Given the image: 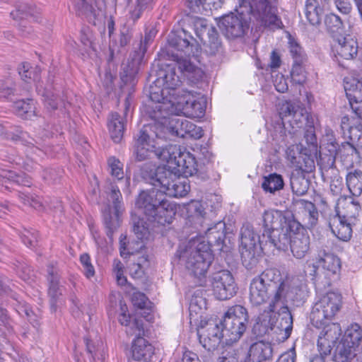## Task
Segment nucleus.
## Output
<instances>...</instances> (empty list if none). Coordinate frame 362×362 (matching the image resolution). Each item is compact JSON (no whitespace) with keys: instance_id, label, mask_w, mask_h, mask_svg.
<instances>
[{"instance_id":"5","label":"nucleus","mask_w":362,"mask_h":362,"mask_svg":"<svg viewBox=\"0 0 362 362\" xmlns=\"http://www.w3.org/2000/svg\"><path fill=\"white\" fill-rule=\"evenodd\" d=\"M262 243L274 247L276 240L288 231L300 228V224L291 211L282 212L279 210H267L262 216Z\"/></svg>"},{"instance_id":"42","label":"nucleus","mask_w":362,"mask_h":362,"mask_svg":"<svg viewBox=\"0 0 362 362\" xmlns=\"http://www.w3.org/2000/svg\"><path fill=\"white\" fill-rule=\"evenodd\" d=\"M305 173L293 170L290 177V185L293 194L298 196L305 194L310 186V180L305 177Z\"/></svg>"},{"instance_id":"55","label":"nucleus","mask_w":362,"mask_h":362,"mask_svg":"<svg viewBox=\"0 0 362 362\" xmlns=\"http://www.w3.org/2000/svg\"><path fill=\"white\" fill-rule=\"evenodd\" d=\"M288 51L293 62H306L308 57L304 49L291 36L288 40Z\"/></svg>"},{"instance_id":"16","label":"nucleus","mask_w":362,"mask_h":362,"mask_svg":"<svg viewBox=\"0 0 362 362\" xmlns=\"http://www.w3.org/2000/svg\"><path fill=\"white\" fill-rule=\"evenodd\" d=\"M209 281L214 296L220 300L230 299L237 293V284L233 274L228 269H219L213 272L209 277Z\"/></svg>"},{"instance_id":"56","label":"nucleus","mask_w":362,"mask_h":362,"mask_svg":"<svg viewBox=\"0 0 362 362\" xmlns=\"http://www.w3.org/2000/svg\"><path fill=\"white\" fill-rule=\"evenodd\" d=\"M154 0H136L134 9L129 11V18L136 23L146 11H151L153 8Z\"/></svg>"},{"instance_id":"54","label":"nucleus","mask_w":362,"mask_h":362,"mask_svg":"<svg viewBox=\"0 0 362 362\" xmlns=\"http://www.w3.org/2000/svg\"><path fill=\"white\" fill-rule=\"evenodd\" d=\"M330 334L329 330L322 331L318 337L317 346L320 355L327 357L331 354L332 346L331 344L334 342V338L329 339Z\"/></svg>"},{"instance_id":"7","label":"nucleus","mask_w":362,"mask_h":362,"mask_svg":"<svg viewBox=\"0 0 362 362\" xmlns=\"http://www.w3.org/2000/svg\"><path fill=\"white\" fill-rule=\"evenodd\" d=\"M147 80L151 84L144 91L150 102L144 106V115L153 122L163 124L168 117L172 115V105L169 100H174L175 97L167 93L168 90L163 83H157L156 77L151 79L150 72Z\"/></svg>"},{"instance_id":"59","label":"nucleus","mask_w":362,"mask_h":362,"mask_svg":"<svg viewBox=\"0 0 362 362\" xmlns=\"http://www.w3.org/2000/svg\"><path fill=\"white\" fill-rule=\"evenodd\" d=\"M63 174V169L61 168H49L43 170L42 178L49 185L58 183Z\"/></svg>"},{"instance_id":"32","label":"nucleus","mask_w":362,"mask_h":362,"mask_svg":"<svg viewBox=\"0 0 362 362\" xmlns=\"http://www.w3.org/2000/svg\"><path fill=\"white\" fill-rule=\"evenodd\" d=\"M273 346L269 342L257 341L250 344L245 362H264L272 361Z\"/></svg>"},{"instance_id":"22","label":"nucleus","mask_w":362,"mask_h":362,"mask_svg":"<svg viewBox=\"0 0 362 362\" xmlns=\"http://www.w3.org/2000/svg\"><path fill=\"white\" fill-rule=\"evenodd\" d=\"M361 339L362 329L361 326L357 323L351 325L346 329L335 356H341L342 358L351 361L356 356V349L358 346Z\"/></svg>"},{"instance_id":"47","label":"nucleus","mask_w":362,"mask_h":362,"mask_svg":"<svg viewBox=\"0 0 362 362\" xmlns=\"http://www.w3.org/2000/svg\"><path fill=\"white\" fill-rule=\"evenodd\" d=\"M261 186L265 192L274 194L284 188V180L281 175L273 173L263 177Z\"/></svg>"},{"instance_id":"8","label":"nucleus","mask_w":362,"mask_h":362,"mask_svg":"<svg viewBox=\"0 0 362 362\" xmlns=\"http://www.w3.org/2000/svg\"><path fill=\"white\" fill-rule=\"evenodd\" d=\"M262 234H257L253 226L249 223H244L240 228V252L243 264L247 269H252L256 265L260 251H274V248L269 247V245L262 243Z\"/></svg>"},{"instance_id":"38","label":"nucleus","mask_w":362,"mask_h":362,"mask_svg":"<svg viewBox=\"0 0 362 362\" xmlns=\"http://www.w3.org/2000/svg\"><path fill=\"white\" fill-rule=\"evenodd\" d=\"M361 211V206L359 202L354 198L345 199L341 202L337 204L335 207V214H338L340 217L348 219L356 223V218Z\"/></svg>"},{"instance_id":"13","label":"nucleus","mask_w":362,"mask_h":362,"mask_svg":"<svg viewBox=\"0 0 362 362\" xmlns=\"http://www.w3.org/2000/svg\"><path fill=\"white\" fill-rule=\"evenodd\" d=\"M169 101L172 105V114L183 115L191 118H202L205 115L206 101L202 98H196L190 91L182 89L180 95Z\"/></svg>"},{"instance_id":"30","label":"nucleus","mask_w":362,"mask_h":362,"mask_svg":"<svg viewBox=\"0 0 362 362\" xmlns=\"http://www.w3.org/2000/svg\"><path fill=\"white\" fill-rule=\"evenodd\" d=\"M47 272L50 307L52 311H55L57 302L62 295V286L60 285V274L58 268L53 264H49L47 266Z\"/></svg>"},{"instance_id":"33","label":"nucleus","mask_w":362,"mask_h":362,"mask_svg":"<svg viewBox=\"0 0 362 362\" xmlns=\"http://www.w3.org/2000/svg\"><path fill=\"white\" fill-rule=\"evenodd\" d=\"M31 178L25 173L0 169V190L10 189L13 185L30 187Z\"/></svg>"},{"instance_id":"57","label":"nucleus","mask_w":362,"mask_h":362,"mask_svg":"<svg viewBox=\"0 0 362 362\" xmlns=\"http://www.w3.org/2000/svg\"><path fill=\"white\" fill-rule=\"evenodd\" d=\"M311 119H313L311 115H310L305 109L298 107L288 122L293 127L296 126L297 128H301L303 125H305V127L308 126L310 122H311Z\"/></svg>"},{"instance_id":"39","label":"nucleus","mask_w":362,"mask_h":362,"mask_svg":"<svg viewBox=\"0 0 362 362\" xmlns=\"http://www.w3.org/2000/svg\"><path fill=\"white\" fill-rule=\"evenodd\" d=\"M118 320L122 325L127 327L126 332L128 335H144V320L141 318L132 320L129 313H120Z\"/></svg>"},{"instance_id":"12","label":"nucleus","mask_w":362,"mask_h":362,"mask_svg":"<svg viewBox=\"0 0 362 362\" xmlns=\"http://www.w3.org/2000/svg\"><path fill=\"white\" fill-rule=\"evenodd\" d=\"M274 243V250L286 251L290 247L291 251L296 259H303L310 251V239L306 230L302 226L293 231H288L278 238Z\"/></svg>"},{"instance_id":"29","label":"nucleus","mask_w":362,"mask_h":362,"mask_svg":"<svg viewBox=\"0 0 362 362\" xmlns=\"http://www.w3.org/2000/svg\"><path fill=\"white\" fill-rule=\"evenodd\" d=\"M317 259L325 270V277L337 274L341 269V262L337 256L332 253L329 247L322 245L317 247Z\"/></svg>"},{"instance_id":"36","label":"nucleus","mask_w":362,"mask_h":362,"mask_svg":"<svg viewBox=\"0 0 362 362\" xmlns=\"http://www.w3.org/2000/svg\"><path fill=\"white\" fill-rule=\"evenodd\" d=\"M358 49L357 40L351 37L339 38L333 45L335 56L346 60L353 59L358 54Z\"/></svg>"},{"instance_id":"31","label":"nucleus","mask_w":362,"mask_h":362,"mask_svg":"<svg viewBox=\"0 0 362 362\" xmlns=\"http://www.w3.org/2000/svg\"><path fill=\"white\" fill-rule=\"evenodd\" d=\"M356 223L340 217L338 214H331L329 217V227L332 233L342 241H348L352 237V226Z\"/></svg>"},{"instance_id":"37","label":"nucleus","mask_w":362,"mask_h":362,"mask_svg":"<svg viewBox=\"0 0 362 362\" xmlns=\"http://www.w3.org/2000/svg\"><path fill=\"white\" fill-rule=\"evenodd\" d=\"M76 15L87 21L89 23L95 24L99 12L93 5L92 0H71Z\"/></svg>"},{"instance_id":"44","label":"nucleus","mask_w":362,"mask_h":362,"mask_svg":"<svg viewBox=\"0 0 362 362\" xmlns=\"http://www.w3.org/2000/svg\"><path fill=\"white\" fill-rule=\"evenodd\" d=\"M204 47L205 52L209 55L216 54L221 47V42L216 29L211 26L208 29L206 37L200 40Z\"/></svg>"},{"instance_id":"63","label":"nucleus","mask_w":362,"mask_h":362,"mask_svg":"<svg viewBox=\"0 0 362 362\" xmlns=\"http://www.w3.org/2000/svg\"><path fill=\"white\" fill-rule=\"evenodd\" d=\"M12 267L16 274L23 281H27L30 279L31 270L25 262L16 259L12 262Z\"/></svg>"},{"instance_id":"35","label":"nucleus","mask_w":362,"mask_h":362,"mask_svg":"<svg viewBox=\"0 0 362 362\" xmlns=\"http://www.w3.org/2000/svg\"><path fill=\"white\" fill-rule=\"evenodd\" d=\"M275 293V291L269 290L266 286H263L255 279H252L250 283V300L254 305L257 306L265 303L269 304L271 301H273Z\"/></svg>"},{"instance_id":"20","label":"nucleus","mask_w":362,"mask_h":362,"mask_svg":"<svg viewBox=\"0 0 362 362\" xmlns=\"http://www.w3.org/2000/svg\"><path fill=\"white\" fill-rule=\"evenodd\" d=\"M253 279L263 286H266L269 290L275 291L276 293L273 297V301L270 302L269 307L268 308V310L270 312L275 311L281 301L284 287L286 285L284 284L285 281H281L279 271L276 269H267Z\"/></svg>"},{"instance_id":"1","label":"nucleus","mask_w":362,"mask_h":362,"mask_svg":"<svg viewBox=\"0 0 362 362\" xmlns=\"http://www.w3.org/2000/svg\"><path fill=\"white\" fill-rule=\"evenodd\" d=\"M195 38L185 29L172 30L168 36L165 47L158 53L159 61L150 69V78L156 77L157 83H163L167 93L174 98L182 93L180 89L182 81L180 73L190 85H197L204 78V72L185 57L194 54Z\"/></svg>"},{"instance_id":"34","label":"nucleus","mask_w":362,"mask_h":362,"mask_svg":"<svg viewBox=\"0 0 362 362\" xmlns=\"http://www.w3.org/2000/svg\"><path fill=\"white\" fill-rule=\"evenodd\" d=\"M135 339L132 341V353L135 361L150 362L154 354V348L144 335H134Z\"/></svg>"},{"instance_id":"43","label":"nucleus","mask_w":362,"mask_h":362,"mask_svg":"<svg viewBox=\"0 0 362 362\" xmlns=\"http://www.w3.org/2000/svg\"><path fill=\"white\" fill-rule=\"evenodd\" d=\"M274 322L273 313L259 316L252 327V332L259 337L269 334L271 332H274Z\"/></svg>"},{"instance_id":"40","label":"nucleus","mask_w":362,"mask_h":362,"mask_svg":"<svg viewBox=\"0 0 362 362\" xmlns=\"http://www.w3.org/2000/svg\"><path fill=\"white\" fill-rule=\"evenodd\" d=\"M324 8L320 6L317 0H306L305 4V15L311 25L318 26L321 23Z\"/></svg>"},{"instance_id":"64","label":"nucleus","mask_w":362,"mask_h":362,"mask_svg":"<svg viewBox=\"0 0 362 362\" xmlns=\"http://www.w3.org/2000/svg\"><path fill=\"white\" fill-rule=\"evenodd\" d=\"M80 263L82 266L83 273L87 279L95 276V271L91 263V259L88 253H83L80 255Z\"/></svg>"},{"instance_id":"41","label":"nucleus","mask_w":362,"mask_h":362,"mask_svg":"<svg viewBox=\"0 0 362 362\" xmlns=\"http://www.w3.org/2000/svg\"><path fill=\"white\" fill-rule=\"evenodd\" d=\"M107 126L111 139L115 143H119L124 131L123 118L117 112H112L110 115Z\"/></svg>"},{"instance_id":"9","label":"nucleus","mask_w":362,"mask_h":362,"mask_svg":"<svg viewBox=\"0 0 362 362\" xmlns=\"http://www.w3.org/2000/svg\"><path fill=\"white\" fill-rule=\"evenodd\" d=\"M248 322L249 315L244 306L235 305L229 308L220 320L225 344L231 346L238 341L245 332Z\"/></svg>"},{"instance_id":"18","label":"nucleus","mask_w":362,"mask_h":362,"mask_svg":"<svg viewBox=\"0 0 362 362\" xmlns=\"http://www.w3.org/2000/svg\"><path fill=\"white\" fill-rule=\"evenodd\" d=\"M339 146L332 133L327 134L321 141L317 165L322 177L329 170H335L336 156L339 153Z\"/></svg>"},{"instance_id":"26","label":"nucleus","mask_w":362,"mask_h":362,"mask_svg":"<svg viewBox=\"0 0 362 362\" xmlns=\"http://www.w3.org/2000/svg\"><path fill=\"white\" fill-rule=\"evenodd\" d=\"M344 90L353 112L362 119V78H346Z\"/></svg>"},{"instance_id":"46","label":"nucleus","mask_w":362,"mask_h":362,"mask_svg":"<svg viewBox=\"0 0 362 362\" xmlns=\"http://www.w3.org/2000/svg\"><path fill=\"white\" fill-rule=\"evenodd\" d=\"M358 147L349 141L341 143L339 146V155L342 161L347 165L353 166L359 158Z\"/></svg>"},{"instance_id":"61","label":"nucleus","mask_w":362,"mask_h":362,"mask_svg":"<svg viewBox=\"0 0 362 362\" xmlns=\"http://www.w3.org/2000/svg\"><path fill=\"white\" fill-rule=\"evenodd\" d=\"M107 165L112 176L121 180L124 178L123 164L115 156L110 157L107 159Z\"/></svg>"},{"instance_id":"10","label":"nucleus","mask_w":362,"mask_h":362,"mask_svg":"<svg viewBox=\"0 0 362 362\" xmlns=\"http://www.w3.org/2000/svg\"><path fill=\"white\" fill-rule=\"evenodd\" d=\"M158 159L165 162L169 168L186 177L197 172V163L194 156L180 146L169 144L158 153Z\"/></svg>"},{"instance_id":"27","label":"nucleus","mask_w":362,"mask_h":362,"mask_svg":"<svg viewBox=\"0 0 362 362\" xmlns=\"http://www.w3.org/2000/svg\"><path fill=\"white\" fill-rule=\"evenodd\" d=\"M198 336L199 342L209 351L216 349L221 339H225L220 322L218 324L207 322L206 329L202 327L201 332L198 330Z\"/></svg>"},{"instance_id":"62","label":"nucleus","mask_w":362,"mask_h":362,"mask_svg":"<svg viewBox=\"0 0 362 362\" xmlns=\"http://www.w3.org/2000/svg\"><path fill=\"white\" fill-rule=\"evenodd\" d=\"M344 137L349 139V142L353 143L356 146L362 147V125L358 124L352 127L345 133Z\"/></svg>"},{"instance_id":"4","label":"nucleus","mask_w":362,"mask_h":362,"mask_svg":"<svg viewBox=\"0 0 362 362\" xmlns=\"http://www.w3.org/2000/svg\"><path fill=\"white\" fill-rule=\"evenodd\" d=\"M228 230L225 222L218 221L205 231L207 243L204 240L190 242L184 251H177L180 260L185 262L186 268L197 279L199 286L205 283L206 274L213 260L211 248L220 252H228L226 236L229 233Z\"/></svg>"},{"instance_id":"60","label":"nucleus","mask_w":362,"mask_h":362,"mask_svg":"<svg viewBox=\"0 0 362 362\" xmlns=\"http://www.w3.org/2000/svg\"><path fill=\"white\" fill-rule=\"evenodd\" d=\"M18 235L22 243L29 248H34L37 245L38 233L35 230H26L20 232Z\"/></svg>"},{"instance_id":"17","label":"nucleus","mask_w":362,"mask_h":362,"mask_svg":"<svg viewBox=\"0 0 362 362\" xmlns=\"http://www.w3.org/2000/svg\"><path fill=\"white\" fill-rule=\"evenodd\" d=\"M10 15L17 22L16 26L20 34L23 37L30 36L33 31L28 23V18L37 23H40L42 21L41 8L30 1L21 3L15 11L11 12Z\"/></svg>"},{"instance_id":"45","label":"nucleus","mask_w":362,"mask_h":362,"mask_svg":"<svg viewBox=\"0 0 362 362\" xmlns=\"http://www.w3.org/2000/svg\"><path fill=\"white\" fill-rule=\"evenodd\" d=\"M223 0H185V5L189 11L202 13L204 11L217 8Z\"/></svg>"},{"instance_id":"19","label":"nucleus","mask_w":362,"mask_h":362,"mask_svg":"<svg viewBox=\"0 0 362 362\" xmlns=\"http://www.w3.org/2000/svg\"><path fill=\"white\" fill-rule=\"evenodd\" d=\"M149 124H144L139 132L134 136V145L133 147V157L136 161L141 162L154 155L158 158V153L163 148H156L153 139H151L148 133Z\"/></svg>"},{"instance_id":"14","label":"nucleus","mask_w":362,"mask_h":362,"mask_svg":"<svg viewBox=\"0 0 362 362\" xmlns=\"http://www.w3.org/2000/svg\"><path fill=\"white\" fill-rule=\"evenodd\" d=\"M108 196L112 203L114 216L112 214L111 206L107 204L103 210V217L106 228V235L110 240L112 241L113 234L119 226V215L123 212L124 208L122 202V196L118 186L111 184L110 192Z\"/></svg>"},{"instance_id":"28","label":"nucleus","mask_w":362,"mask_h":362,"mask_svg":"<svg viewBox=\"0 0 362 362\" xmlns=\"http://www.w3.org/2000/svg\"><path fill=\"white\" fill-rule=\"evenodd\" d=\"M281 311L273 313L274 333L279 334L278 340L284 341L291 334L293 330V316L288 306L281 305ZM269 313H271L269 310Z\"/></svg>"},{"instance_id":"11","label":"nucleus","mask_w":362,"mask_h":362,"mask_svg":"<svg viewBox=\"0 0 362 362\" xmlns=\"http://www.w3.org/2000/svg\"><path fill=\"white\" fill-rule=\"evenodd\" d=\"M341 296L337 293L328 292L317 301L310 313L313 326L321 328L326 325L339 310Z\"/></svg>"},{"instance_id":"53","label":"nucleus","mask_w":362,"mask_h":362,"mask_svg":"<svg viewBox=\"0 0 362 362\" xmlns=\"http://www.w3.org/2000/svg\"><path fill=\"white\" fill-rule=\"evenodd\" d=\"M134 35V27L128 22L119 25V33L117 40H115V45L120 48H124L129 45Z\"/></svg>"},{"instance_id":"51","label":"nucleus","mask_w":362,"mask_h":362,"mask_svg":"<svg viewBox=\"0 0 362 362\" xmlns=\"http://www.w3.org/2000/svg\"><path fill=\"white\" fill-rule=\"evenodd\" d=\"M324 23L327 31L332 35L333 37L337 34L341 35L344 31V23L342 20L339 16L333 13H330L325 16Z\"/></svg>"},{"instance_id":"21","label":"nucleus","mask_w":362,"mask_h":362,"mask_svg":"<svg viewBox=\"0 0 362 362\" xmlns=\"http://www.w3.org/2000/svg\"><path fill=\"white\" fill-rule=\"evenodd\" d=\"M168 117L166 122L163 124L154 122L159 126L167 125L169 132L174 136L180 138L191 137L199 139L202 136V129L192 122L184 119L176 117Z\"/></svg>"},{"instance_id":"3","label":"nucleus","mask_w":362,"mask_h":362,"mask_svg":"<svg viewBox=\"0 0 362 362\" xmlns=\"http://www.w3.org/2000/svg\"><path fill=\"white\" fill-rule=\"evenodd\" d=\"M267 1L269 3L267 8H263L259 14H256L252 0H239V6L235 8V12H230L219 18L218 25L223 35L232 40L243 37L249 31L251 16L259 30L281 29L284 24L279 16L276 1Z\"/></svg>"},{"instance_id":"49","label":"nucleus","mask_w":362,"mask_h":362,"mask_svg":"<svg viewBox=\"0 0 362 362\" xmlns=\"http://www.w3.org/2000/svg\"><path fill=\"white\" fill-rule=\"evenodd\" d=\"M16 114L23 119H28L35 115V106L33 99L20 100L15 103Z\"/></svg>"},{"instance_id":"6","label":"nucleus","mask_w":362,"mask_h":362,"mask_svg":"<svg viewBox=\"0 0 362 362\" xmlns=\"http://www.w3.org/2000/svg\"><path fill=\"white\" fill-rule=\"evenodd\" d=\"M157 31L153 28H146L144 38L141 39L139 43L134 45L133 50L130 53L127 63L122 64L120 71L121 90L127 92L129 95L134 90L137 83V74L139 66L151 44L156 37Z\"/></svg>"},{"instance_id":"50","label":"nucleus","mask_w":362,"mask_h":362,"mask_svg":"<svg viewBox=\"0 0 362 362\" xmlns=\"http://www.w3.org/2000/svg\"><path fill=\"white\" fill-rule=\"evenodd\" d=\"M87 353L90 356V361H95L105 358L104 345L100 340L93 341L88 337L84 339Z\"/></svg>"},{"instance_id":"48","label":"nucleus","mask_w":362,"mask_h":362,"mask_svg":"<svg viewBox=\"0 0 362 362\" xmlns=\"http://www.w3.org/2000/svg\"><path fill=\"white\" fill-rule=\"evenodd\" d=\"M346 185L353 196L358 197L362 194V171L354 170L347 173Z\"/></svg>"},{"instance_id":"2","label":"nucleus","mask_w":362,"mask_h":362,"mask_svg":"<svg viewBox=\"0 0 362 362\" xmlns=\"http://www.w3.org/2000/svg\"><path fill=\"white\" fill-rule=\"evenodd\" d=\"M141 177L153 187L142 191L136 200V206L141 209L148 222L153 226H165L172 223L176 213L173 204L167 197H182L189 190V185L175 178L172 170L165 166L144 165L141 168Z\"/></svg>"},{"instance_id":"52","label":"nucleus","mask_w":362,"mask_h":362,"mask_svg":"<svg viewBox=\"0 0 362 362\" xmlns=\"http://www.w3.org/2000/svg\"><path fill=\"white\" fill-rule=\"evenodd\" d=\"M132 223L133 231L138 240L148 239L149 236V225L143 218L136 215H132Z\"/></svg>"},{"instance_id":"23","label":"nucleus","mask_w":362,"mask_h":362,"mask_svg":"<svg viewBox=\"0 0 362 362\" xmlns=\"http://www.w3.org/2000/svg\"><path fill=\"white\" fill-rule=\"evenodd\" d=\"M283 296L279 305H284L285 301H291L298 307L302 305L308 296V286L305 282L298 277H292L284 281Z\"/></svg>"},{"instance_id":"25","label":"nucleus","mask_w":362,"mask_h":362,"mask_svg":"<svg viewBox=\"0 0 362 362\" xmlns=\"http://www.w3.org/2000/svg\"><path fill=\"white\" fill-rule=\"evenodd\" d=\"M296 206L297 207V214L300 221L303 230L305 231V228L312 230L318 223L319 211L316 206L311 202L300 199L296 201Z\"/></svg>"},{"instance_id":"15","label":"nucleus","mask_w":362,"mask_h":362,"mask_svg":"<svg viewBox=\"0 0 362 362\" xmlns=\"http://www.w3.org/2000/svg\"><path fill=\"white\" fill-rule=\"evenodd\" d=\"M18 73L21 78L26 83H30V80H33L35 82L37 81L36 84L37 93L42 96L45 106L48 110H54L57 109L60 101L59 91L57 90L55 87H53L52 83L43 88L39 82V74L30 69L28 64H23L22 68H19Z\"/></svg>"},{"instance_id":"24","label":"nucleus","mask_w":362,"mask_h":362,"mask_svg":"<svg viewBox=\"0 0 362 362\" xmlns=\"http://www.w3.org/2000/svg\"><path fill=\"white\" fill-rule=\"evenodd\" d=\"M8 138L14 141H19L27 147L26 151L42 156L45 153L46 146L45 144L38 142L23 130L20 126H11L6 132Z\"/></svg>"},{"instance_id":"58","label":"nucleus","mask_w":362,"mask_h":362,"mask_svg":"<svg viewBox=\"0 0 362 362\" xmlns=\"http://www.w3.org/2000/svg\"><path fill=\"white\" fill-rule=\"evenodd\" d=\"M306 62H293L291 71L292 81L296 84L302 85L306 81L305 64Z\"/></svg>"}]
</instances>
